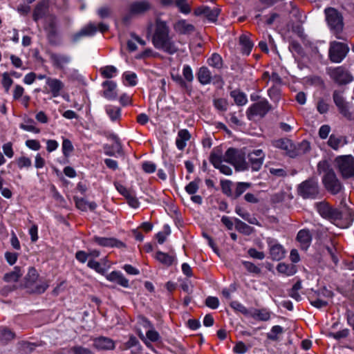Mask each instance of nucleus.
<instances>
[{"instance_id": "1a4fd4ad", "label": "nucleus", "mask_w": 354, "mask_h": 354, "mask_svg": "<svg viewBox=\"0 0 354 354\" xmlns=\"http://www.w3.org/2000/svg\"><path fill=\"white\" fill-rule=\"evenodd\" d=\"M297 192L304 198H315L319 194L318 183L315 179H308L299 184Z\"/></svg>"}, {"instance_id": "9b49d317", "label": "nucleus", "mask_w": 354, "mask_h": 354, "mask_svg": "<svg viewBox=\"0 0 354 354\" xmlns=\"http://www.w3.org/2000/svg\"><path fill=\"white\" fill-rule=\"evenodd\" d=\"M347 45L338 42L332 41L330 44L329 57L333 62L339 63L346 57L348 52Z\"/></svg>"}, {"instance_id": "cd10ccee", "label": "nucleus", "mask_w": 354, "mask_h": 354, "mask_svg": "<svg viewBox=\"0 0 354 354\" xmlns=\"http://www.w3.org/2000/svg\"><path fill=\"white\" fill-rule=\"evenodd\" d=\"M220 13V9L218 8H211L208 6H201V17L203 16L209 22H216Z\"/></svg>"}, {"instance_id": "e2e57ef3", "label": "nucleus", "mask_w": 354, "mask_h": 354, "mask_svg": "<svg viewBox=\"0 0 354 354\" xmlns=\"http://www.w3.org/2000/svg\"><path fill=\"white\" fill-rule=\"evenodd\" d=\"M24 88L21 85L17 84L15 85L13 90V100H19L21 97H22L24 95Z\"/></svg>"}, {"instance_id": "864d4df0", "label": "nucleus", "mask_w": 354, "mask_h": 354, "mask_svg": "<svg viewBox=\"0 0 354 354\" xmlns=\"http://www.w3.org/2000/svg\"><path fill=\"white\" fill-rule=\"evenodd\" d=\"M211 80L212 75L209 70L206 67L201 68V84H208Z\"/></svg>"}, {"instance_id": "6ab92c4d", "label": "nucleus", "mask_w": 354, "mask_h": 354, "mask_svg": "<svg viewBox=\"0 0 354 354\" xmlns=\"http://www.w3.org/2000/svg\"><path fill=\"white\" fill-rule=\"evenodd\" d=\"M265 154L261 149H255L248 154L249 162L252 171L260 170L263 163Z\"/></svg>"}, {"instance_id": "f8f14e48", "label": "nucleus", "mask_w": 354, "mask_h": 354, "mask_svg": "<svg viewBox=\"0 0 354 354\" xmlns=\"http://www.w3.org/2000/svg\"><path fill=\"white\" fill-rule=\"evenodd\" d=\"M97 29L103 33L109 30V26L104 23H100L97 28L95 24H89L73 36V42L78 41L82 37H90L94 35Z\"/></svg>"}, {"instance_id": "8fccbe9b", "label": "nucleus", "mask_w": 354, "mask_h": 354, "mask_svg": "<svg viewBox=\"0 0 354 354\" xmlns=\"http://www.w3.org/2000/svg\"><path fill=\"white\" fill-rule=\"evenodd\" d=\"M123 77L127 82L129 86H134L137 84V75L135 73L131 71L124 72Z\"/></svg>"}, {"instance_id": "a19ab883", "label": "nucleus", "mask_w": 354, "mask_h": 354, "mask_svg": "<svg viewBox=\"0 0 354 354\" xmlns=\"http://www.w3.org/2000/svg\"><path fill=\"white\" fill-rule=\"evenodd\" d=\"M324 251H326L327 254L330 257L334 263L337 264L339 259L337 257V251L334 243L331 242L330 245H324Z\"/></svg>"}, {"instance_id": "bf43d9fd", "label": "nucleus", "mask_w": 354, "mask_h": 354, "mask_svg": "<svg viewBox=\"0 0 354 354\" xmlns=\"http://www.w3.org/2000/svg\"><path fill=\"white\" fill-rule=\"evenodd\" d=\"M202 236L204 238V239L206 241L207 243L208 244V245L213 250V251L217 254H219V250L218 248H217L214 239L209 236L207 233L205 232H203L202 234Z\"/></svg>"}, {"instance_id": "c03bdc74", "label": "nucleus", "mask_w": 354, "mask_h": 354, "mask_svg": "<svg viewBox=\"0 0 354 354\" xmlns=\"http://www.w3.org/2000/svg\"><path fill=\"white\" fill-rule=\"evenodd\" d=\"M62 153L64 157L68 158L74 150L73 145L69 139L64 138L62 146Z\"/></svg>"}, {"instance_id": "aec40b11", "label": "nucleus", "mask_w": 354, "mask_h": 354, "mask_svg": "<svg viewBox=\"0 0 354 354\" xmlns=\"http://www.w3.org/2000/svg\"><path fill=\"white\" fill-rule=\"evenodd\" d=\"M93 346L97 351H110L115 348V344L112 339L100 336L93 339Z\"/></svg>"}, {"instance_id": "6e6d98bb", "label": "nucleus", "mask_w": 354, "mask_h": 354, "mask_svg": "<svg viewBox=\"0 0 354 354\" xmlns=\"http://www.w3.org/2000/svg\"><path fill=\"white\" fill-rule=\"evenodd\" d=\"M17 164L19 169L29 168L32 165L31 160L26 156H21L17 160Z\"/></svg>"}, {"instance_id": "f257e3e1", "label": "nucleus", "mask_w": 354, "mask_h": 354, "mask_svg": "<svg viewBox=\"0 0 354 354\" xmlns=\"http://www.w3.org/2000/svg\"><path fill=\"white\" fill-rule=\"evenodd\" d=\"M148 32L151 34V42L156 49L169 55H174L178 51L174 35L167 21L157 17L154 24L149 25Z\"/></svg>"}, {"instance_id": "680f3d73", "label": "nucleus", "mask_w": 354, "mask_h": 354, "mask_svg": "<svg viewBox=\"0 0 354 354\" xmlns=\"http://www.w3.org/2000/svg\"><path fill=\"white\" fill-rule=\"evenodd\" d=\"M205 306L212 308V309H216L218 308L219 305V300L216 297H211L209 296L207 297L205 301Z\"/></svg>"}, {"instance_id": "5fc2aeb1", "label": "nucleus", "mask_w": 354, "mask_h": 354, "mask_svg": "<svg viewBox=\"0 0 354 354\" xmlns=\"http://www.w3.org/2000/svg\"><path fill=\"white\" fill-rule=\"evenodd\" d=\"M214 105L220 111H225L228 107V103L224 98L215 99L214 100Z\"/></svg>"}, {"instance_id": "f704fd0d", "label": "nucleus", "mask_w": 354, "mask_h": 354, "mask_svg": "<svg viewBox=\"0 0 354 354\" xmlns=\"http://www.w3.org/2000/svg\"><path fill=\"white\" fill-rule=\"evenodd\" d=\"M155 258L156 260L166 266H171L175 260V257L174 256L167 253L162 252L161 251H158L156 252Z\"/></svg>"}, {"instance_id": "4be33fe9", "label": "nucleus", "mask_w": 354, "mask_h": 354, "mask_svg": "<svg viewBox=\"0 0 354 354\" xmlns=\"http://www.w3.org/2000/svg\"><path fill=\"white\" fill-rule=\"evenodd\" d=\"M49 5L46 0L39 1L34 8L32 12V19L35 22H38L41 19H45L48 14Z\"/></svg>"}, {"instance_id": "de8ad7c7", "label": "nucleus", "mask_w": 354, "mask_h": 354, "mask_svg": "<svg viewBox=\"0 0 354 354\" xmlns=\"http://www.w3.org/2000/svg\"><path fill=\"white\" fill-rule=\"evenodd\" d=\"M87 266L94 270L96 272L104 275L106 273V269L103 267H102L101 264L93 259H90L87 263Z\"/></svg>"}, {"instance_id": "f3484780", "label": "nucleus", "mask_w": 354, "mask_h": 354, "mask_svg": "<svg viewBox=\"0 0 354 354\" xmlns=\"http://www.w3.org/2000/svg\"><path fill=\"white\" fill-rule=\"evenodd\" d=\"M333 97L339 113L348 120H352V113L349 111L348 103L345 101L342 95L339 92L335 91Z\"/></svg>"}, {"instance_id": "3c124183", "label": "nucleus", "mask_w": 354, "mask_h": 354, "mask_svg": "<svg viewBox=\"0 0 354 354\" xmlns=\"http://www.w3.org/2000/svg\"><path fill=\"white\" fill-rule=\"evenodd\" d=\"M175 6L183 14H188L191 11V8L187 3V0H175Z\"/></svg>"}, {"instance_id": "a878e982", "label": "nucleus", "mask_w": 354, "mask_h": 354, "mask_svg": "<svg viewBox=\"0 0 354 354\" xmlns=\"http://www.w3.org/2000/svg\"><path fill=\"white\" fill-rule=\"evenodd\" d=\"M106 279L111 282L116 283L123 288L129 287V279H127L120 271H112L106 275Z\"/></svg>"}, {"instance_id": "473e14b6", "label": "nucleus", "mask_w": 354, "mask_h": 354, "mask_svg": "<svg viewBox=\"0 0 354 354\" xmlns=\"http://www.w3.org/2000/svg\"><path fill=\"white\" fill-rule=\"evenodd\" d=\"M106 113L113 122L119 120L121 118V109L115 106L108 104L105 106Z\"/></svg>"}, {"instance_id": "c9c22d12", "label": "nucleus", "mask_w": 354, "mask_h": 354, "mask_svg": "<svg viewBox=\"0 0 354 354\" xmlns=\"http://www.w3.org/2000/svg\"><path fill=\"white\" fill-rule=\"evenodd\" d=\"M239 44L241 46V50L243 53L249 55L253 47V43L248 37L245 35H241L239 37Z\"/></svg>"}, {"instance_id": "338daca9", "label": "nucleus", "mask_w": 354, "mask_h": 354, "mask_svg": "<svg viewBox=\"0 0 354 354\" xmlns=\"http://www.w3.org/2000/svg\"><path fill=\"white\" fill-rule=\"evenodd\" d=\"M243 264L245 269L250 272L254 274H259L261 272V269L251 262L244 261Z\"/></svg>"}, {"instance_id": "ddd939ff", "label": "nucleus", "mask_w": 354, "mask_h": 354, "mask_svg": "<svg viewBox=\"0 0 354 354\" xmlns=\"http://www.w3.org/2000/svg\"><path fill=\"white\" fill-rule=\"evenodd\" d=\"M49 58L53 66L62 72H65L67 66L71 62L70 55L62 53H50Z\"/></svg>"}, {"instance_id": "72a5a7b5", "label": "nucleus", "mask_w": 354, "mask_h": 354, "mask_svg": "<svg viewBox=\"0 0 354 354\" xmlns=\"http://www.w3.org/2000/svg\"><path fill=\"white\" fill-rule=\"evenodd\" d=\"M277 270L286 276H292L297 272V268L293 264H286L285 263H279L277 266Z\"/></svg>"}, {"instance_id": "603ef678", "label": "nucleus", "mask_w": 354, "mask_h": 354, "mask_svg": "<svg viewBox=\"0 0 354 354\" xmlns=\"http://www.w3.org/2000/svg\"><path fill=\"white\" fill-rule=\"evenodd\" d=\"M342 218L340 220L345 219L344 226L348 227L351 225L353 221L354 212L350 209H346L345 211L342 212Z\"/></svg>"}, {"instance_id": "7ed1b4c3", "label": "nucleus", "mask_w": 354, "mask_h": 354, "mask_svg": "<svg viewBox=\"0 0 354 354\" xmlns=\"http://www.w3.org/2000/svg\"><path fill=\"white\" fill-rule=\"evenodd\" d=\"M334 162L337 171L344 179L354 178V157L353 156H338Z\"/></svg>"}, {"instance_id": "7c9ffc66", "label": "nucleus", "mask_w": 354, "mask_h": 354, "mask_svg": "<svg viewBox=\"0 0 354 354\" xmlns=\"http://www.w3.org/2000/svg\"><path fill=\"white\" fill-rule=\"evenodd\" d=\"M174 28L176 32L180 34H189L194 30L192 24L187 23L185 19H180L174 24Z\"/></svg>"}, {"instance_id": "e433bc0d", "label": "nucleus", "mask_w": 354, "mask_h": 354, "mask_svg": "<svg viewBox=\"0 0 354 354\" xmlns=\"http://www.w3.org/2000/svg\"><path fill=\"white\" fill-rule=\"evenodd\" d=\"M100 73L102 77L111 79L117 75L118 69L114 66L109 65L102 67L100 69Z\"/></svg>"}, {"instance_id": "f03ea898", "label": "nucleus", "mask_w": 354, "mask_h": 354, "mask_svg": "<svg viewBox=\"0 0 354 354\" xmlns=\"http://www.w3.org/2000/svg\"><path fill=\"white\" fill-rule=\"evenodd\" d=\"M223 157V160L233 165L236 171H245L249 168L245 153L241 149L229 148Z\"/></svg>"}, {"instance_id": "393cba45", "label": "nucleus", "mask_w": 354, "mask_h": 354, "mask_svg": "<svg viewBox=\"0 0 354 354\" xmlns=\"http://www.w3.org/2000/svg\"><path fill=\"white\" fill-rule=\"evenodd\" d=\"M312 234L308 229H303L298 232L296 239L299 243L302 250H306L312 242Z\"/></svg>"}, {"instance_id": "052dcab7", "label": "nucleus", "mask_w": 354, "mask_h": 354, "mask_svg": "<svg viewBox=\"0 0 354 354\" xmlns=\"http://www.w3.org/2000/svg\"><path fill=\"white\" fill-rule=\"evenodd\" d=\"M198 189V180L195 179L194 180L190 182L186 187L185 191L187 194L190 195H193L196 193Z\"/></svg>"}, {"instance_id": "6e6552de", "label": "nucleus", "mask_w": 354, "mask_h": 354, "mask_svg": "<svg viewBox=\"0 0 354 354\" xmlns=\"http://www.w3.org/2000/svg\"><path fill=\"white\" fill-rule=\"evenodd\" d=\"M327 73L339 85L347 84L353 80V75L343 66L328 68Z\"/></svg>"}, {"instance_id": "49530a36", "label": "nucleus", "mask_w": 354, "mask_h": 354, "mask_svg": "<svg viewBox=\"0 0 354 354\" xmlns=\"http://www.w3.org/2000/svg\"><path fill=\"white\" fill-rule=\"evenodd\" d=\"M270 98L274 102H278L281 98V91L278 86L274 85L268 91Z\"/></svg>"}, {"instance_id": "09e8293b", "label": "nucleus", "mask_w": 354, "mask_h": 354, "mask_svg": "<svg viewBox=\"0 0 354 354\" xmlns=\"http://www.w3.org/2000/svg\"><path fill=\"white\" fill-rule=\"evenodd\" d=\"M250 187H251V183H238L236 185V187L233 198L235 199L237 198L244 192H245L246 189H248Z\"/></svg>"}, {"instance_id": "c85d7f7f", "label": "nucleus", "mask_w": 354, "mask_h": 354, "mask_svg": "<svg viewBox=\"0 0 354 354\" xmlns=\"http://www.w3.org/2000/svg\"><path fill=\"white\" fill-rule=\"evenodd\" d=\"M115 142L113 145L105 144L103 145V151L104 154L109 156H115V154H121L122 148L121 143L116 136H114Z\"/></svg>"}, {"instance_id": "b1692460", "label": "nucleus", "mask_w": 354, "mask_h": 354, "mask_svg": "<svg viewBox=\"0 0 354 354\" xmlns=\"http://www.w3.org/2000/svg\"><path fill=\"white\" fill-rule=\"evenodd\" d=\"M46 84L49 88L48 93L54 97L59 96L61 91L64 87V83L56 78L46 77Z\"/></svg>"}, {"instance_id": "13d9d810", "label": "nucleus", "mask_w": 354, "mask_h": 354, "mask_svg": "<svg viewBox=\"0 0 354 354\" xmlns=\"http://www.w3.org/2000/svg\"><path fill=\"white\" fill-rule=\"evenodd\" d=\"M71 350L73 354H94L90 348L82 346H74Z\"/></svg>"}, {"instance_id": "a211bd4d", "label": "nucleus", "mask_w": 354, "mask_h": 354, "mask_svg": "<svg viewBox=\"0 0 354 354\" xmlns=\"http://www.w3.org/2000/svg\"><path fill=\"white\" fill-rule=\"evenodd\" d=\"M103 91L102 96L108 100H115L118 98L117 84L113 80H106L102 83Z\"/></svg>"}, {"instance_id": "2eb2a0df", "label": "nucleus", "mask_w": 354, "mask_h": 354, "mask_svg": "<svg viewBox=\"0 0 354 354\" xmlns=\"http://www.w3.org/2000/svg\"><path fill=\"white\" fill-rule=\"evenodd\" d=\"M210 161L216 168L219 169L221 173L225 175L232 174V169L229 166L223 164V157L219 149H213L210 155Z\"/></svg>"}, {"instance_id": "774afa93", "label": "nucleus", "mask_w": 354, "mask_h": 354, "mask_svg": "<svg viewBox=\"0 0 354 354\" xmlns=\"http://www.w3.org/2000/svg\"><path fill=\"white\" fill-rule=\"evenodd\" d=\"M330 132V127L328 124H324L321 126L319 129V136L321 139H326L328 138Z\"/></svg>"}, {"instance_id": "37998d69", "label": "nucleus", "mask_w": 354, "mask_h": 354, "mask_svg": "<svg viewBox=\"0 0 354 354\" xmlns=\"http://www.w3.org/2000/svg\"><path fill=\"white\" fill-rule=\"evenodd\" d=\"M283 333V328L280 326H274L270 333H267L268 339L272 341H277L279 339V335Z\"/></svg>"}, {"instance_id": "0e129e2a", "label": "nucleus", "mask_w": 354, "mask_h": 354, "mask_svg": "<svg viewBox=\"0 0 354 354\" xmlns=\"http://www.w3.org/2000/svg\"><path fill=\"white\" fill-rule=\"evenodd\" d=\"M248 351V348L243 342H239L233 348V351L235 353L243 354Z\"/></svg>"}, {"instance_id": "bb28decb", "label": "nucleus", "mask_w": 354, "mask_h": 354, "mask_svg": "<svg viewBox=\"0 0 354 354\" xmlns=\"http://www.w3.org/2000/svg\"><path fill=\"white\" fill-rule=\"evenodd\" d=\"M348 143L347 138L344 136L331 134L327 141V145L335 151L339 150Z\"/></svg>"}, {"instance_id": "4468645a", "label": "nucleus", "mask_w": 354, "mask_h": 354, "mask_svg": "<svg viewBox=\"0 0 354 354\" xmlns=\"http://www.w3.org/2000/svg\"><path fill=\"white\" fill-rule=\"evenodd\" d=\"M44 29L50 41L56 37L57 35V18L55 15H47L44 21Z\"/></svg>"}, {"instance_id": "0eeeda50", "label": "nucleus", "mask_w": 354, "mask_h": 354, "mask_svg": "<svg viewBox=\"0 0 354 354\" xmlns=\"http://www.w3.org/2000/svg\"><path fill=\"white\" fill-rule=\"evenodd\" d=\"M315 207L321 216L324 218L337 221H340L342 218V211L331 207L329 203L326 201L317 203L315 204Z\"/></svg>"}, {"instance_id": "4d7b16f0", "label": "nucleus", "mask_w": 354, "mask_h": 354, "mask_svg": "<svg viewBox=\"0 0 354 354\" xmlns=\"http://www.w3.org/2000/svg\"><path fill=\"white\" fill-rule=\"evenodd\" d=\"M13 83L12 79L10 77L8 73H4L2 75V85L5 88V91L8 93L10 86Z\"/></svg>"}, {"instance_id": "69168bd1", "label": "nucleus", "mask_w": 354, "mask_h": 354, "mask_svg": "<svg viewBox=\"0 0 354 354\" xmlns=\"http://www.w3.org/2000/svg\"><path fill=\"white\" fill-rule=\"evenodd\" d=\"M142 168L145 172L148 174L153 173L156 169V165L149 161H145L142 165Z\"/></svg>"}, {"instance_id": "423d86ee", "label": "nucleus", "mask_w": 354, "mask_h": 354, "mask_svg": "<svg viewBox=\"0 0 354 354\" xmlns=\"http://www.w3.org/2000/svg\"><path fill=\"white\" fill-rule=\"evenodd\" d=\"M322 182L326 190L333 195L339 194L344 188L342 183L332 169H328L326 172Z\"/></svg>"}, {"instance_id": "20e7f679", "label": "nucleus", "mask_w": 354, "mask_h": 354, "mask_svg": "<svg viewBox=\"0 0 354 354\" xmlns=\"http://www.w3.org/2000/svg\"><path fill=\"white\" fill-rule=\"evenodd\" d=\"M326 19L330 30L336 35L337 39H342L338 35L344 28L342 14L333 8L325 9Z\"/></svg>"}, {"instance_id": "5701e85b", "label": "nucleus", "mask_w": 354, "mask_h": 354, "mask_svg": "<svg viewBox=\"0 0 354 354\" xmlns=\"http://www.w3.org/2000/svg\"><path fill=\"white\" fill-rule=\"evenodd\" d=\"M268 243L269 245L270 258L272 260L279 261L285 257L286 250L283 245L273 240L268 241Z\"/></svg>"}, {"instance_id": "c756f323", "label": "nucleus", "mask_w": 354, "mask_h": 354, "mask_svg": "<svg viewBox=\"0 0 354 354\" xmlns=\"http://www.w3.org/2000/svg\"><path fill=\"white\" fill-rule=\"evenodd\" d=\"M151 8V4L147 1H140L132 3L129 6L130 13L139 15L145 12Z\"/></svg>"}, {"instance_id": "39448f33", "label": "nucleus", "mask_w": 354, "mask_h": 354, "mask_svg": "<svg viewBox=\"0 0 354 354\" xmlns=\"http://www.w3.org/2000/svg\"><path fill=\"white\" fill-rule=\"evenodd\" d=\"M39 274L37 270L30 267L25 277V287L29 290L30 292L41 294L46 291L48 285L46 283H41L40 284H35Z\"/></svg>"}, {"instance_id": "412c9836", "label": "nucleus", "mask_w": 354, "mask_h": 354, "mask_svg": "<svg viewBox=\"0 0 354 354\" xmlns=\"http://www.w3.org/2000/svg\"><path fill=\"white\" fill-rule=\"evenodd\" d=\"M273 145L286 151L290 157H295L297 155L295 145L288 138H281L274 141Z\"/></svg>"}, {"instance_id": "dca6fc26", "label": "nucleus", "mask_w": 354, "mask_h": 354, "mask_svg": "<svg viewBox=\"0 0 354 354\" xmlns=\"http://www.w3.org/2000/svg\"><path fill=\"white\" fill-rule=\"evenodd\" d=\"M92 241L99 246L104 248H125L126 244L114 237H101L94 236Z\"/></svg>"}, {"instance_id": "58836bf2", "label": "nucleus", "mask_w": 354, "mask_h": 354, "mask_svg": "<svg viewBox=\"0 0 354 354\" xmlns=\"http://www.w3.org/2000/svg\"><path fill=\"white\" fill-rule=\"evenodd\" d=\"M15 334L10 329L6 327H0V341L6 344L9 341L13 339Z\"/></svg>"}, {"instance_id": "79ce46f5", "label": "nucleus", "mask_w": 354, "mask_h": 354, "mask_svg": "<svg viewBox=\"0 0 354 354\" xmlns=\"http://www.w3.org/2000/svg\"><path fill=\"white\" fill-rule=\"evenodd\" d=\"M236 229L240 232L245 234L246 235H249L252 232V227L250 225H247L244 222L241 221L239 219L236 218Z\"/></svg>"}, {"instance_id": "2f4dec72", "label": "nucleus", "mask_w": 354, "mask_h": 354, "mask_svg": "<svg viewBox=\"0 0 354 354\" xmlns=\"http://www.w3.org/2000/svg\"><path fill=\"white\" fill-rule=\"evenodd\" d=\"M190 138V134L186 129L180 130L176 140V145L178 149L183 150L186 146V142Z\"/></svg>"}, {"instance_id": "ea45409f", "label": "nucleus", "mask_w": 354, "mask_h": 354, "mask_svg": "<svg viewBox=\"0 0 354 354\" xmlns=\"http://www.w3.org/2000/svg\"><path fill=\"white\" fill-rule=\"evenodd\" d=\"M230 96L234 99L235 103L239 106H243L248 102L246 95L239 91L234 90L231 91Z\"/></svg>"}, {"instance_id": "4c0bfd02", "label": "nucleus", "mask_w": 354, "mask_h": 354, "mask_svg": "<svg viewBox=\"0 0 354 354\" xmlns=\"http://www.w3.org/2000/svg\"><path fill=\"white\" fill-rule=\"evenodd\" d=\"M23 272L19 267H15L14 270L12 272L6 273L3 279L6 282H15L17 281L18 279L22 276Z\"/></svg>"}, {"instance_id": "a18cd8bd", "label": "nucleus", "mask_w": 354, "mask_h": 354, "mask_svg": "<svg viewBox=\"0 0 354 354\" xmlns=\"http://www.w3.org/2000/svg\"><path fill=\"white\" fill-rule=\"evenodd\" d=\"M207 62H208L209 66H211L212 67H214V68H221L222 65H223L222 58L217 53H213L211 57H209L207 59Z\"/></svg>"}, {"instance_id": "9d476101", "label": "nucleus", "mask_w": 354, "mask_h": 354, "mask_svg": "<svg viewBox=\"0 0 354 354\" xmlns=\"http://www.w3.org/2000/svg\"><path fill=\"white\" fill-rule=\"evenodd\" d=\"M272 109V106L268 101L263 99L252 104L247 110V116L249 120H252L254 116L264 117Z\"/></svg>"}]
</instances>
